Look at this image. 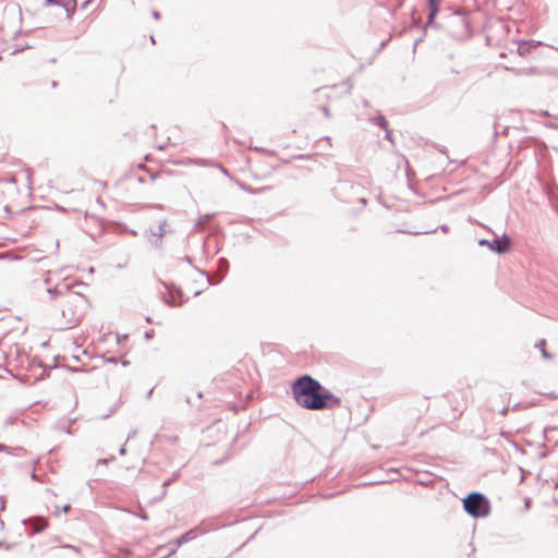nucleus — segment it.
Here are the masks:
<instances>
[{
  "label": "nucleus",
  "instance_id": "nucleus-54",
  "mask_svg": "<svg viewBox=\"0 0 558 558\" xmlns=\"http://www.w3.org/2000/svg\"><path fill=\"white\" fill-rule=\"evenodd\" d=\"M150 179L154 181L156 179V175L155 174H151L150 175Z\"/></svg>",
  "mask_w": 558,
  "mask_h": 558
},
{
  "label": "nucleus",
  "instance_id": "nucleus-53",
  "mask_svg": "<svg viewBox=\"0 0 558 558\" xmlns=\"http://www.w3.org/2000/svg\"><path fill=\"white\" fill-rule=\"evenodd\" d=\"M3 509H4V502H2L0 506V510H3Z\"/></svg>",
  "mask_w": 558,
  "mask_h": 558
},
{
  "label": "nucleus",
  "instance_id": "nucleus-38",
  "mask_svg": "<svg viewBox=\"0 0 558 558\" xmlns=\"http://www.w3.org/2000/svg\"><path fill=\"white\" fill-rule=\"evenodd\" d=\"M70 510H71V505H64V506L61 508V511H62V512H64V513H68Z\"/></svg>",
  "mask_w": 558,
  "mask_h": 558
},
{
  "label": "nucleus",
  "instance_id": "nucleus-58",
  "mask_svg": "<svg viewBox=\"0 0 558 558\" xmlns=\"http://www.w3.org/2000/svg\"><path fill=\"white\" fill-rule=\"evenodd\" d=\"M146 322H148V323H150V322H151V319H150V317H149V316H148V317H146Z\"/></svg>",
  "mask_w": 558,
  "mask_h": 558
},
{
  "label": "nucleus",
  "instance_id": "nucleus-11",
  "mask_svg": "<svg viewBox=\"0 0 558 558\" xmlns=\"http://www.w3.org/2000/svg\"><path fill=\"white\" fill-rule=\"evenodd\" d=\"M180 475H181L180 471H177V472H174V473H173L169 478H167V480L162 483V490H161L160 495H159L158 497L154 498V499L151 500V502H157V501L162 500V499L166 497V495H167V488H168L172 483H174L175 481H178V480H179V477H180Z\"/></svg>",
  "mask_w": 558,
  "mask_h": 558
},
{
  "label": "nucleus",
  "instance_id": "nucleus-15",
  "mask_svg": "<svg viewBox=\"0 0 558 558\" xmlns=\"http://www.w3.org/2000/svg\"><path fill=\"white\" fill-rule=\"evenodd\" d=\"M369 122L374 125H377L378 128H380L383 130H386L389 125L387 119L381 113H378L376 117L371 118Z\"/></svg>",
  "mask_w": 558,
  "mask_h": 558
},
{
  "label": "nucleus",
  "instance_id": "nucleus-27",
  "mask_svg": "<svg viewBox=\"0 0 558 558\" xmlns=\"http://www.w3.org/2000/svg\"><path fill=\"white\" fill-rule=\"evenodd\" d=\"M385 133H386V134H385V140H387V141H389V142L393 143V140H392V133H391V131L389 130V128H387V129L385 130Z\"/></svg>",
  "mask_w": 558,
  "mask_h": 558
},
{
  "label": "nucleus",
  "instance_id": "nucleus-4",
  "mask_svg": "<svg viewBox=\"0 0 558 558\" xmlns=\"http://www.w3.org/2000/svg\"><path fill=\"white\" fill-rule=\"evenodd\" d=\"M478 245L487 246L492 252L501 255L511 250V240L506 233H504L501 239L497 235L494 240L481 239L478 241Z\"/></svg>",
  "mask_w": 558,
  "mask_h": 558
},
{
  "label": "nucleus",
  "instance_id": "nucleus-44",
  "mask_svg": "<svg viewBox=\"0 0 558 558\" xmlns=\"http://www.w3.org/2000/svg\"><path fill=\"white\" fill-rule=\"evenodd\" d=\"M521 408V404L520 403H515L513 407H512V410H519Z\"/></svg>",
  "mask_w": 558,
  "mask_h": 558
},
{
  "label": "nucleus",
  "instance_id": "nucleus-48",
  "mask_svg": "<svg viewBox=\"0 0 558 558\" xmlns=\"http://www.w3.org/2000/svg\"><path fill=\"white\" fill-rule=\"evenodd\" d=\"M122 364H123V366H126V365L130 364V362L129 361H123Z\"/></svg>",
  "mask_w": 558,
  "mask_h": 558
},
{
  "label": "nucleus",
  "instance_id": "nucleus-36",
  "mask_svg": "<svg viewBox=\"0 0 558 558\" xmlns=\"http://www.w3.org/2000/svg\"><path fill=\"white\" fill-rule=\"evenodd\" d=\"M184 262H186L187 264H190L191 266H193V258L185 255L183 258H182Z\"/></svg>",
  "mask_w": 558,
  "mask_h": 558
},
{
  "label": "nucleus",
  "instance_id": "nucleus-3",
  "mask_svg": "<svg viewBox=\"0 0 558 558\" xmlns=\"http://www.w3.org/2000/svg\"><path fill=\"white\" fill-rule=\"evenodd\" d=\"M463 510L472 518H486L490 512L489 499L480 492H471L462 499Z\"/></svg>",
  "mask_w": 558,
  "mask_h": 558
},
{
  "label": "nucleus",
  "instance_id": "nucleus-6",
  "mask_svg": "<svg viewBox=\"0 0 558 558\" xmlns=\"http://www.w3.org/2000/svg\"><path fill=\"white\" fill-rule=\"evenodd\" d=\"M161 284L168 290L169 294H170V298H166L163 296V302L169 305V306H178L182 303L181 302H175L171 299H174V298H178V299H182L183 298V291L181 290V288H178L171 283H168L166 281H161Z\"/></svg>",
  "mask_w": 558,
  "mask_h": 558
},
{
  "label": "nucleus",
  "instance_id": "nucleus-50",
  "mask_svg": "<svg viewBox=\"0 0 558 558\" xmlns=\"http://www.w3.org/2000/svg\"><path fill=\"white\" fill-rule=\"evenodd\" d=\"M475 551V548H472L471 554H469V558H471V555H473Z\"/></svg>",
  "mask_w": 558,
  "mask_h": 558
},
{
  "label": "nucleus",
  "instance_id": "nucleus-18",
  "mask_svg": "<svg viewBox=\"0 0 558 558\" xmlns=\"http://www.w3.org/2000/svg\"><path fill=\"white\" fill-rule=\"evenodd\" d=\"M229 270V260L226 257H220L218 259V271L219 275L225 277Z\"/></svg>",
  "mask_w": 558,
  "mask_h": 558
},
{
  "label": "nucleus",
  "instance_id": "nucleus-39",
  "mask_svg": "<svg viewBox=\"0 0 558 558\" xmlns=\"http://www.w3.org/2000/svg\"><path fill=\"white\" fill-rule=\"evenodd\" d=\"M153 17H154L155 20H159V19H160V12H159V11H157V10H154V11H153Z\"/></svg>",
  "mask_w": 558,
  "mask_h": 558
},
{
  "label": "nucleus",
  "instance_id": "nucleus-21",
  "mask_svg": "<svg viewBox=\"0 0 558 558\" xmlns=\"http://www.w3.org/2000/svg\"><path fill=\"white\" fill-rule=\"evenodd\" d=\"M453 17L457 20L458 23H460L463 27H468L469 26V22L468 20L465 19V16L463 15V13H461L460 11H456L453 13Z\"/></svg>",
  "mask_w": 558,
  "mask_h": 558
},
{
  "label": "nucleus",
  "instance_id": "nucleus-23",
  "mask_svg": "<svg viewBox=\"0 0 558 558\" xmlns=\"http://www.w3.org/2000/svg\"><path fill=\"white\" fill-rule=\"evenodd\" d=\"M12 450H13V448H11L4 444H0V452H5V453L11 454Z\"/></svg>",
  "mask_w": 558,
  "mask_h": 558
},
{
  "label": "nucleus",
  "instance_id": "nucleus-9",
  "mask_svg": "<svg viewBox=\"0 0 558 558\" xmlns=\"http://www.w3.org/2000/svg\"><path fill=\"white\" fill-rule=\"evenodd\" d=\"M47 293L49 295L50 301L56 300L59 296L70 295V286L66 283H60L52 288H47Z\"/></svg>",
  "mask_w": 558,
  "mask_h": 558
},
{
  "label": "nucleus",
  "instance_id": "nucleus-17",
  "mask_svg": "<svg viewBox=\"0 0 558 558\" xmlns=\"http://www.w3.org/2000/svg\"><path fill=\"white\" fill-rule=\"evenodd\" d=\"M195 537V533L194 531H192L191 529L189 531H186L185 533H183L178 539H177V546H181L185 543H189L191 541H193Z\"/></svg>",
  "mask_w": 558,
  "mask_h": 558
},
{
  "label": "nucleus",
  "instance_id": "nucleus-10",
  "mask_svg": "<svg viewBox=\"0 0 558 558\" xmlns=\"http://www.w3.org/2000/svg\"><path fill=\"white\" fill-rule=\"evenodd\" d=\"M541 41H534V40H520L518 43L517 52L521 57H526L531 53L532 49L539 46Z\"/></svg>",
  "mask_w": 558,
  "mask_h": 558
},
{
  "label": "nucleus",
  "instance_id": "nucleus-45",
  "mask_svg": "<svg viewBox=\"0 0 558 558\" xmlns=\"http://www.w3.org/2000/svg\"><path fill=\"white\" fill-rule=\"evenodd\" d=\"M137 180H138L140 183H144L145 182V178L144 177H138Z\"/></svg>",
  "mask_w": 558,
  "mask_h": 558
},
{
  "label": "nucleus",
  "instance_id": "nucleus-56",
  "mask_svg": "<svg viewBox=\"0 0 558 558\" xmlns=\"http://www.w3.org/2000/svg\"><path fill=\"white\" fill-rule=\"evenodd\" d=\"M206 246H207V244H206V243H204V244H203V250H204V251H206Z\"/></svg>",
  "mask_w": 558,
  "mask_h": 558
},
{
  "label": "nucleus",
  "instance_id": "nucleus-16",
  "mask_svg": "<svg viewBox=\"0 0 558 558\" xmlns=\"http://www.w3.org/2000/svg\"><path fill=\"white\" fill-rule=\"evenodd\" d=\"M546 340L545 339H541L536 342L535 344V348H537L541 353H542V356L545 359V360H553V354H550L547 350H546Z\"/></svg>",
  "mask_w": 558,
  "mask_h": 558
},
{
  "label": "nucleus",
  "instance_id": "nucleus-31",
  "mask_svg": "<svg viewBox=\"0 0 558 558\" xmlns=\"http://www.w3.org/2000/svg\"><path fill=\"white\" fill-rule=\"evenodd\" d=\"M106 362L107 363H111V364H117L118 363V357L117 356H110V357L106 359Z\"/></svg>",
  "mask_w": 558,
  "mask_h": 558
},
{
  "label": "nucleus",
  "instance_id": "nucleus-14",
  "mask_svg": "<svg viewBox=\"0 0 558 558\" xmlns=\"http://www.w3.org/2000/svg\"><path fill=\"white\" fill-rule=\"evenodd\" d=\"M194 268H195V270H196L197 272H199L202 276L206 277V280H207L208 284H210V286L219 284V283L222 281V279L225 278V277H222L221 275H219V276H218V277H216V278H213L211 276H209V274H208L206 270H203V269L197 268V267H194Z\"/></svg>",
  "mask_w": 558,
  "mask_h": 558
},
{
  "label": "nucleus",
  "instance_id": "nucleus-33",
  "mask_svg": "<svg viewBox=\"0 0 558 558\" xmlns=\"http://www.w3.org/2000/svg\"><path fill=\"white\" fill-rule=\"evenodd\" d=\"M423 40V36L418 37L417 39L414 40V44H413V51L415 52L416 50V47L418 46V44Z\"/></svg>",
  "mask_w": 558,
  "mask_h": 558
},
{
  "label": "nucleus",
  "instance_id": "nucleus-2",
  "mask_svg": "<svg viewBox=\"0 0 558 558\" xmlns=\"http://www.w3.org/2000/svg\"><path fill=\"white\" fill-rule=\"evenodd\" d=\"M88 299L82 293H74L68 296L61 310V319L56 329L68 330L77 326L88 308Z\"/></svg>",
  "mask_w": 558,
  "mask_h": 558
},
{
  "label": "nucleus",
  "instance_id": "nucleus-1",
  "mask_svg": "<svg viewBox=\"0 0 558 558\" xmlns=\"http://www.w3.org/2000/svg\"><path fill=\"white\" fill-rule=\"evenodd\" d=\"M291 392L296 404L305 410H332L341 405L339 397L308 374L293 380Z\"/></svg>",
  "mask_w": 558,
  "mask_h": 558
},
{
  "label": "nucleus",
  "instance_id": "nucleus-24",
  "mask_svg": "<svg viewBox=\"0 0 558 558\" xmlns=\"http://www.w3.org/2000/svg\"><path fill=\"white\" fill-rule=\"evenodd\" d=\"M114 460H116V457H114V456H111V457H110V458H108V459H106V458H104V459H99V460H98V464H108L109 462L114 461Z\"/></svg>",
  "mask_w": 558,
  "mask_h": 558
},
{
  "label": "nucleus",
  "instance_id": "nucleus-20",
  "mask_svg": "<svg viewBox=\"0 0 558 558\" xmlns=\"http://www.w3.org/2000/svg\"><path fill=\"white\" fill-rule=\"evenodd\" d=\"M442 3V0H433L427 2V9L428 11L438 12L440 11V5Z\"/></svg>",
  "mask_w": 558,
  "mask_h": 558
},
{
  "label": "nucleus",
  "instance_id": "nucleus-22",
  "mask_svg": "<svg viewBox=\"0 0 558 558\" xmlns=\"http://www.w3.org/2000/svg\"><path fill=\"white\" fill-rule=\"evenodd\" d=\"M412 27H421V19L415 16V9L412 10Z\"/></svg>",
  "mask_w": 558,
  "mask_h": 558
},
{
  "label": "nucleus",
  "instance_id": "nucleus-7",
  "mask_svg": "<svg viewBox=\"0 0 558 558\" xmlns=\"http://www.w3.org/2000/svg\"><path fill=\"white\" fill-rule=\"evenodd\" d=\"M167 220H162L159 222L157 230H145V236L150 241V243L155 247H159L160 243L157 240H153L151 238H162L166 234Z\"/></svg>",
  "mask_w": 558,
  "mask_h": 558
},
{
  "label": "nucleus",
  "instance_id": "nucleus-41",
  "mask_svg": "<svg viewBox=\"0 0 558 558\" xmlns=\"http://www.w3.org/2000/svg\"><path fill=\"white\" fill-rule=\"evenodd\" d=\"M439 228L445 233H447L449 231V227L447 225H441Z\"/></svg>",
  "mask_w": 558,
  "mask_h": 558
},
{
  "label": "nucleus",
  "instance_id": "nucleus-29",
  "mask_svg": "<svg viewBox=\"0 0 558 558\" xmlns=\"http://www.w3.org/2000/svg\"><path fill=\"white\" fill-rule=\"evenodd\" d=\"M154 335H155L154 329H149V330L145 331L144 337H145V339L149 340V339H151L154 337Z\"/></svg>",
  "mask_w": 558,
  "mask_h": 558
},
{
  "label": "nucleus",
  "instance_id": "nucleus-25",
  "mask_svg": "<svg viewBox=\"0 0 558 558\" xmlns=\"http://www.w3.org/2000/svg\"><path fill=\"white\" fill-rule=\"evenodd\" d=\"M403 233H409V234H428V233H434L436 232V229L434 230H430V231H424V232H420V231H416V232H412V231H402Z\"/></svg>",
  "mask_w": 558,
  "mask_h": 558
},
{
  "label": "nucleus",
  "instance_id": "nucleus-51",
  "mask_svg": "<svg viewBox=\"0 0 558 558\" xmlns=\"http://www.w3.org/2000/svg\"><path fill=\"white\" fill-rule=\"evenodd\" d=\"M49 281H50V279L47 277V278L45 279V283H46V284H48V283H49Z\"/></svg>",
  "mask_w": 558,
  "mask_h": 558
},
{
  "label": "nucleus",
  "instance_id": "nucleus-55",
  "mask_svg": "<svg viewBox=\"0 0 558 558\" xmlns=\"http://www.w3.org/2000/svg\"><path fill=\"white\" fill-rule=\"evenodd\" d=\"M175 550H177L175 548H174V549H172L168 556H170V555H172L173 553H175Z\"/></svg>",
  "mask_w": 558,
  "mask_h": 558
},
{
  "label": "nucleus",
  "instance_id": "nucleus-40",
  "mask_svg": "<svg viewBox=\"0 0 558 558\" xmlns=\"http://www.w3.org/2000/svg\"><path fill=\"white\" fill-rule=\"evenodd\" d=\"M508 412H509V407H505V408H502V409L499 411V413H500L501 415H507V413H508Z\"/></svg>",
  "mask_w": 558,
  "mask_h": 558
},
{
  "label": "nucleus",
  "instance_id": "nucleus-52",
  "mask_svg": "<svg viewBox=\"0 0 558 558\" xmlns=\"http://www.w3.org/2000/svg\"><path fill=\"white\" fill-rule=\"evenodd\" d=\"M361 204H366V199H365V198H362V199H361Z\"/></svg>",
  "mask_w": 558,
  "mask_h": 558
},
{
  "label": "nucleus",
  "instance_id": "nucleus-46",
  "mask_svg": "<svg viewBox=\"0 0 558 558\" xmlns=\"http://www.w3.org/2000/svg\"><path fill=\"white\" fill-rule=\"evenodd\" d=\"M32 478H33V480H37V476H36V473H35V472H33V473H32Z\"/></svg>",
  "mask_w": 558,
  "mask_h": 558
},
{
  "label": "nucleus",
  "instance_id": "nucleus-12",
  "mask_svg": "<svg viewBox=\"0 0 558 558\" xmlns=\"http://www.w3.org/2000/svg\"><path fill=\"white\" fill-rule=\"evenodd\" d=\"M33 365H36L37 367L41 368V373L40 375L36 378V380H41V379H45L46 377L49 376V372L57 367V364L50 366V365H46L43 361L40 360H37L36 357L33 359V362H32Z\"/></svg>",
  "mask_w": 558,
  "mask_h": 558
},
{
  "label": "nucleus",
  "instance_id": "nucleus-32",
  "mask_svg": "<svg viewBox=\"0 0 558 558\" xmlns=\"http://www.w3.org/2000/svg\"><path fill=\"white\" fill-rule=\"evenodd\" d=\"M12 544H8L5 542H0V548H4L7 550L11 549Z\"/></svg>",
  "mask_w": 558,
  "mask_h": 558
},
{
  "label": "nucleus",
  "instance_id": "nucleus-19",
  "mask_svg": "<svg viewBox=\"0 0 558 558\" xmlns=\"http://www.w3.org/2000/svg\"><path fill=\"white\" fill-rule=\"evenodd\" d=\"M192 531H194L195 533V537H197L198 535H204L206 534L207 532L211 531V530H216L215 526H205V523L202 522L201 524L194 526L193 529H191Z\"/></svg>",
  "mask_w": 558,
  "mask_h": 558
},
{
  "label": "nucleus",
  "instance_id": "nucleus-57",
  "mask_svg": "<svg viewBox=\"0 0 558 558\" xmlns=\"http://www.w3.org/2000/svg\"><path fill=\"white\" fill-rule=\"evenodd\" d=\"M198 294H201V291H196V292L194 293V295H195V296H197Z\"/></svg>",
  "mask_w": 558,
  "mask_h": 558
},
{
  "label": "nucleus",
  "instance_id": "nucleus-26",
  "mask_svg": "<svg viewBox=\"0 0 558 558\" xmlns=\"http://www.w3.org/2000/svg\"><path fill=\"white\" fill-rule=\"evenodd\" d=\"M404 1H405V0H397L396 8H395V10L391 12V15H392V16H395L396 11H397L398 9H400V8L404 4Z\"/></svg>",
  "mask_w": 558,
  "mask_h": 558
},
{
  "label": "nucleus",
  "instance_id": "nucleus-37",
  "mask_svg": "<svg viewBox=\"0 0 558 558\" xmlns=\"http://www.w3.org/2000/svg\"><path fill=\"white\" fill-rule=\"evenodd\" d=\"M388 44V40H384L381 41V44L379 45L378 49H377V52L381 51Z\"/></svg>",
  "mask_w": 558,
  "mask_h": 558
},
{
  "label": "nucleus",
  "instance_id": "nucleus-5",
  "mask_svg": "<svg viewBox=\"0 0 558 558\" xmlns=\"http://www.w3.org/2000/svg\"><path fill=\"white\" fill-rule=\"evenodd\" d=\"M23 524L31 534H38L48 527V521L43 517H32L23 520Z\"/></svg>",
  "mask_w": 558,
  "mask_h": 558
},
{
  "label": "nucleus",
  "instance_id": "nucleus-28",
  "mask_svg": "<svg viewBox=\"0 0 558 558\" xmlns=\"http://www.w3.org/2000/svg\"><path fill=\"white\" fill-rule=\"evenodd\" d=\"M63 547H64V548L72 549L73 551H75V553H77V554H78V553H81V548H80V547H77V546H75V545L66 544V545H64Z\"/></svg>",
  "mask_w": 558,
  "mask_h": 558
},
{
  "label": "nucleus",
  "instance_id": "nucleus-49",
  "mask_svg": "<svg viewBox=\"0 0 558 558\" xmlns=\"http://www.w3.org/2000/svg\"><path fill=\"white\" fill-rule=\"evenodd\" d=\"M130 233L133 234V235L137 234V232L135 230H131Z\"/></svg>",
  "mask_w": 558,
  "mask_h": 558
},
{
  "label": "nucleus",
  "instance_id": "nucleus-8",
  "mask_svg": "<svg viewBox=\"0 0 558 558\" xmlns=\"http://www.w3.org/2000/svg\"><path fill=\"white\" fill-rule=\"evenodd\" d=\"M45 4L62 7L66 12V16L71 17L76 8V0H45Z\"/></svg>",
  "mask_w": 558,
  "mask_h": 558
},
{
  "label": "nucleus",
  "instance_id": "nucleus-30",
  "mask_svg": "<svg viewBox=\"0 0 558 558\" xmlns=\"http://www.w3.org/2000/svg\"><path fill=\"white\" fill-rule=\"evenodd\" d=\"M549 198L558 205V189L556 193L549 195Z\"/></svg>",
  "mask_w": 558,
  "mask_h": 558
},
{
  "label": "nucleus",
  "instance_id": "nucleus-43",
  "mask_svg": "<svg viewBox=\"0 0 558 558\" xmlns=\"http://www.w3.org/2000/svg\"><path fill=\"white\" fill-rule=\"evenodd\" d=\"M322 109H323V111H324L325 116H326V117H329V114H330V113H329V109H328L326 106H323V107H322Z\"/></svg>",
  "mask_w": 558,
  "mask_h": 558
},
{
  "label": "nucleus",
  "instance_id": "nucleus-34",
  "mask_svg": "<svg viewBox=\"0 0 558 558\" xmlns=\"http://www.w3.org/2000/svg\"><path fill=\"white\" fill-rule=\"evenodd\" d=\"M136 435H137V429L131 430L130 434L128 435L126 441H129L130 439L134 438Z\"/></svg>",
  "mask_w": 558,
  "mask_h": 558
},
{
  "label": "nucleus",
  "instance_id": "nucleus-59",
  "mask_svg": "<svg viewBox=\"0 0 558 558\" xmlns=\"http://www.w3.org/2000/svg\"><path fill=\"white\" fill-rule=\"evenodd\" d=\"M498 135V132L495 130L494 132V136L496 137Z\"/></svg>",
  "mask_w": 558,
  "mask_h": 558
},
{
  "label": "nucleus",
  "instance_id": "nucleus-42",
  "mask_svg": "<svg viewBox=\"0 0 558 558\" xmlns=\"http://www.w3.org/2000/svg\"><path fill=\"white\" fill-rule=\"evenodd\" d=\"M138 518H140V519H142V520H144V521H147V520H148V515H147L145 512H143V513L138 514Z\"/></svg>",
  "mask_w": 558,
  "mask_h": 558
},
{
  "label": "nucleus",
  "instance_id": "nucleus-47",
  "mask_svg": "<svg viewBox=\"0 0 558 558\" xmlns=\"http://www.w3.org/2000/svg\"><path fill=\"white\" fill-rule=\"evenodd\" d=\"M57 85H58V82H56V81H53L51 84L52 87H57Z\"/></svg>",
  "mask_w": 558,
  "mask_h": 558
},
{
  "label": "nucleus",
  "instance_id": "nucleus-35",
  "mask_svg": "<svg viewBox=\"0 0 558 558\" xmlns=\"http://www.w3.org/2000/svg\"><path fill=\"white\" fill-rule=\"evenodd\" d=\"M119 453L121 456H124L126 454V442L124 445L121 446V448L119 449Z\"/></svg>",
  "mask_w": 558,
  "mask_h": 558
},
{
  "label": "nucleus",
  "instance_id": "nucleus-13",
  "mask_svg": "<svg viewBox=\"0 0 558 558\" xmlns=\"http://www.w3.org/2000/svg\"><path fill=\"white\" fill-rule=\"evenodd\" d=\"M437 14H438V12L428 11L427 21H426L425 25L423 26V36L426 34V29L428 27L438 28L440 26L438 23H436Z\"/></svg>",
  "mask_w": 558,
  "mask_h": 558
}]
</instances>
